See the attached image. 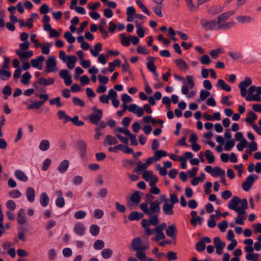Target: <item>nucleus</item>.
Instances as JSON below:
<instances>
[{"instance_id":"obj_50","label":"nucleus","mask_w":261,"mask_h":261,"mask_svg":"<svg viewBox=\"0 0 261 261\" xmlns=\"http://www.w3.org/2000/svg\"><path fill=\"white\" fill-rule=\"evenodd\" d=\"M57 115L59 119H64L65 123L70 121V117L69 116L66 115L65 112L63 111H59L57 113Z\"/></svg>"},{"instance_id":"obj_12","label":"nucleus","mask_w":261,"mask_h":261,"mask_svg":"<svg viewBox=\"0 0 261 261\" xmlns=\"http://www.w3.org/2000/svg\"><path fill=\"white\" fill-rule=\"evenodd\" d=\"M257 178V176L255 174H251L248 176L242 184L243 190L246 192L248 191L253 185L255 180Z\"/></svg>"},{"instance_id":"obj_51","label":"nucleus","mask_w":261,"mask_h":261,"mask_svg":"<svg viewBox=\"0 0 261 261\" xmlns=\"http://www.w3.org/2000/svg\"><path fill=\"white\" fill-rule=\"evenodd\" d=\"M113 251L111 249L107 248L103 249L101 252V255L105 259H108L111 257Z\"/></svg>"},{"instance_id":"obj_3","label":"nucleus","mask_w":261,"mask_h":261,"mask_svg":"<svg viewBox=\"0 0 261 261\" xmlns=\"http://www.w3.org/2000/svg\"><path fill=\"white\" fill-rule=\"evenodd\" d=\"M174 76L175 79L181 81L185 84V85L181 87V93L184 95H187L188 98H190L191 95L189 94V89H193L195 86L193 76L188 75L186 76V79L184 77L177 74H174Z\"/></svg>"},{"instance_id":"obj_8","label":"nucleus","mask_w":261,"mask_h":261,"mask_svg":"<svg viewBox=\"0 0 261 261\" xmlns=\"http://www.w3.org/2000/svg\"><path fill=\"white\" fill-rule=\"evenodd\" d=\"M149 206L148 207V215L151 214H159L161 212L160 202L158 200L148 201Z\"/></svg>"},{"instance_id":"obj_18","label":"nucleus","mask_w":261,"mask_h":261,"mask_svg":"<svg viewBox=\"0 0 261 261\" xmlns=\"http://www.w3.org/2000/svg\"><path fill=\"white\" fill-rule=\"evenodd\" d=\"M76 147L82 158H84L86 153V144L83 140H79L76 143Z\"/></svg>"},{"instance_id":"obj_14","label":"nucleus","mask_w":261,"mask_h":261,"mask_svg":"<svg viewBox=\"0 0 261 261\" xmlns=\"http://www.w3.org/2000/svg\"><path fill=\"white\" fill-rule=\"evenodd\" d=\"M214 243L216 249V253L219 255L222 254L223 249L225 246V243L221 241L219 237H215L214 239Z\"/></svg>"},{"instance_id":"obj_34","label":"nucleus","mask_w":261,"mask_h":261,"mask_svg":"<svg viewBox=\"0 0 261 261\" xmlns=\"http://www.w3.org/2000/svg\"><path fill=\"white\" fill-rule=\"evenodd\" d=\"M213 170V171L211 175L213 177H217L218 176L223 177L225 175V171L222 170L219 167L217 166L214 167Z\"/></svg>"},{"instance_id":"obj_9","label":"nucleus","mask_w":261,"mask_h":261,"mask_svg":"<svg viewBox=\"0 0 261 261\" xmlns=\"http://www.w3.org/2000/svg\"><path fill=\"white\" fill-rule=\"evenodd\" d=\"M166 224L164 222L161 223L160 225H158L155 228V237L153 239L156 241L164 239L165 236L163 232V230L166 228Z\"/></svg>"},{"instance_id":"obj_39","label":"nucleus","mask_w":261,"mask_h":261,"mask_svg":"<svg viewBox=\"0 0 261 261\" xmlns=\"http://www.w3.org/2000/svg\"><path fill=\"white\" fill-rule=\"evenodd\" d=\"M94 49L92 48L90 49L91 54L93 56L97 57L99 55V53L102 50V44L98 42L94 45Z\"/></svg>"},{"instance_id":"obj_15","label":"nucleus","mask_w":261,"mask_h":261,"mask_svg":"<svg viewBox=\"0 0 261 261\" xmlns=\"http://www.w3.org/2000/svg\"><path fill=\"white\" fill-rule=\"evenodd\" d=\"M148 70L152 72L156 81L160 80V76L156 71V66L154 65L153 58H150V60L148 61Z\"/></svg>"},{"instance_id":"obj_63","label":"nucleus","mask_w":261,"mask_h":261,"mask_svg":"<svg viewBox=\"0 0 261 261\" xmlns=\"http://www.w3.org/2000/svg\"><path fill=\"white\" fill-rule=\"evenodd\" d=\"M86 216V213L84 211H79L75 213L74 218L76 219H81L85 218Z\"/></svg>"},{"instance_id":"obj_54","label":"nucleus","mask_w":261,"mask_h":261,"mask_svg":"<svg viewBox=\"0 0 261 261\" xmlns=\"http://www.w3.org/2000/svg\"><path fill=\"white\" fill-rule=\"evenodd\" d=\"M259 254L256 253H248L246 256V258L250 261H257L258 259Z\"/></svg>"},{"instance_id":"obj_13","label":"nucleus","mask_w":261,"mask_h":261,"mask_svg":"<svg viewBox=\"0 0 261 261\" xmlns=\"http://www.w3.org/2000/svg\"><path fill=\"white\" fill-rule=\"evenodd\" d=\"M147 168V160L144 164H142L141 161H138L137 163V167L133 170V172L139 173L143 172L142 176L144 179L147 181V170L145 169Z\"/></svg>"},{"instance_id":"obj_59","label":"nucleus","mask_w":261,"mask_h":261,"mask_svg":"<svg viewBox=\"0 0 261 261\" xmlns=\"http://www.w3.org/2000/svg\"><path fill=\"white\" fill-rule=\"evenodd\" d=\"M229 55L232 59L235 60L242 59L243 57V55L238 51H229Z\"/></svg>"},{"instance_id":"obj_49","label":"nucleus","mask_w":261,"mask_h":261,"mask_svg":"<svg viewBox=\"0 0 261 261\" xmlns=\"http://www.w3.org/2000/svg\"><path fill=\"white\" fill-rule=\"evenodd\" d=\"M150 123L151 124H152L153 126H155V125L157 123L163 125L164 121L161 119L156 120L153 118L151 116H148V123Z\"/></svg>"},{"instance_id":"obj_46","label":"nucleus","mask_w":261,"mask_h":261,"mask_svg":"<svg viewBox=\"0 0 261 261\" xmlns=\"http://www.w3.org/2000/svg\"><path fill=\"white\" fill-rule=\"evenodd\" d=\"M31 75L29 72L27 71L24 73L21 79V82L23 85H28L29 83L30 80L31 78Z\"/></svg>"},{"instance_id":"obj_22","label":"nucleus","mask_w":261,"mask_h":261,"mask_svg":"<svg viewBox=\"0 0 261 261\" xmlns=\"http://www.w3.org/2000/svg\"><path fill=\"white\" fill-rule=\"evenodd\" d=\"M16 54L19 57L20 60L21 62H23L24 59H27L32 57L33 55V53L32 50H29L25 52H21L19 49H17L16 50Z\"/></svg>"},{"instance_id":"obj_16","label":"nucleus","mask_w":261,"mask_h":261,"mask_svg":"<svg viewBox=\"0 0 261 261\" xmlns=\"http://www.w3.org/2000/svg\"><path fill=\"white\" fill-rule=\"evenodd\" d=\"M59 75L64 80L65 84L67 86L70 85L72 84L71 77L69 74V71L67 70H61L59 72Z\"/></svg>"},{"instance_id":"obj_60","label":"nucleus","mask_w":261,"mask_h":261,"mask_svg":"<svg viewBox=\"0 0 261 261\" xmlns=\"http://www.w3.org/2000/svg\"><path fill=\"white\" fill-rule=\"evenodd\" d=\"M235 142L234 140H229L226 142L224 149L226 151H230L231 150L232 147L234 146Z\"/></svg>"},{"instance_id":"obj_28","label":"nucleus","mask_w":261,"mask_h":261,"mask_svg":"<svg viewBox=\"0 0 261 261\" xmlns=\"http://www.w3.org/2000/svg\"><path fill=\"white\" fill-rule=\"evenodd\" d=\"M216 86L218 89H222L227 92H229L231 90L230 86L226 84L225 81L222 79L218 80Z\"/></svg>"},{"instance_id":"obj_6","label":"nucleus","mask_w":261,"mask_h":261,"mask_svg":"<svg viewBox=\"0 0 261 261\" xmlns=\"http://www.w3.org/2000/svg\"><path fill=\"white\" fill-rule=\"evenodd\" d=\"M200 24L203 29L205 31H217V20H207L204 18L201 19Z\"/></svg>"},{"instance_id":"obj_33","label":"nucleus","mask_w":261,"mask_h":261,"mask_svg":"<svg viewBox=\"0 0 261 261\" xmlns=\"http://www.w3.org/2000/svg\"><path fill=\"white\" fill-rule=\"evenodd\" d=\"M74 231L77 234L83 236L85 232V227L83 224L78 223L75 225Z\"/></svg>"},{"instance_id":"obj_57","label":"nucleus","mask_w":261,"mask_h":261,"mask_svg":"<svg viewBox=\"0 0 261 261\" xmlns=\"http://www.w3.org/2000/svg\"><path fill=\"white\" fill-rule=\"evenodd\" d=\"M70 121H71L72 123L77 126H81L84 125V122L82 121H80L79 120V117L77 115L74 116L72 118H70Z\"/></svg>"},{"instance_id":"obj_10","label":"nucleus","mask_w":261,"mask_h":261,"mask_svg":"<svg viewBox=\"0 0 261 261\" xmlns=\"http://www.w3.org/2000/svg\"><path fill=\"white\" fill-rule=\"evenodd\" d=\"M46 67L48 68L45 72H56L58 68L57 67V63L55 57H49L45 61Z\"/></svg>"},{"instance_id":"obj_56","label":"nucleus","mask_w":261,"mask_h":261,"mask_svg":"<svg viewBox=\"0 0 261 261\" xmlns=\"http://www.w3.org/2000/svg\"><path fill=\"white\" fill-rule=\"evenodd\" d=\"M94 248L96 250H101L105 246V243L102 240H96L93 245Z\"/></svg>"},{"instance_id":"obj_64","label":"nucleus","mask_w":261,"mask_h":261,"mask_svg":"<svg viewBox=\"0 0 261 261\" xmlns=\"http://www.w3.org/2000/svg\"><path fill=\"white\" fill-rule=\"evenodd\" d=\"M202 222V218L200 216H197L195 218H192L190 220V223L193 225H196L197 224H201Z\"/></svg>"},{"instance_id":"obj_25","label":"nucleus","mask_w":261,"mask_h":261,"mask_svg":"<svg viewBox=\"0 0 261 261\" xmlns=\"http://www.w3.org/2000/svg\"><path fill=\"white\" fill-rule=\"evenodd\" d=\"M144 215L143 213L133 211L129 214L128 219L129 221H139L142 219Z\"/></svg>"},{"instance_id":"obj_23","label":"nucleus","mask_w":261,"mask_h":261,"mask_svg":"<svg viewBox=\"0 0 261 261\" xmlns=\"http://www.w3.org/2000/svg\"><path fill=\"white\" fill-rule=\"evenodd\" d=\"M177 232V229L174 224H172L168 226V227L166 230V235L171 238L172 239H175L176 236L175 234Z\"/></svg>"},{"instance_id":"obj_41","label":"nucleus","mask_w":261,"mask_h":261,"mask_svg":"<svg viewBox=\"0 0 261 261\" xmlns=\"http://www.w3.org/2000/svg\"><path fill=\"white\" fill-rule=\"evenodd\" d=\"M11 76L10 71L6 70L4 69H0V78L2 80L6 81Z\"/></svg>"},{"instance_id":"obj_62","label":"nucleus","mask_w":261,"mask_h":261,"mask_svg":"<svg viewBox=\"0 0 261 261\" xmlns=\"http://www.w3.org/2000/svg\"><path fill=\"white\" fill-rule=\"evenodd\" d=\"M49 102L50 105H56L58 107H61L62 106L60 97H57L55 98L49 100Z\"/></svg>"},{"instance_id":"obj_5","label":"nucleus","mask_w":261,"mask_h":261,"mask_svg":"<svg viewBox=\"0 0 261 261\" xmlns=\"http://www.w3.org/2000/svg\"><path fill=\"white\" fill-rule=\"evenodd\" d=\"M143 193L139 191H136L127 200L126 204L130 210H133L135 206H138L141 200V196Z\"/></svg>"},{"instance_id":"obj_27","label":"nucleus","mask_w":261,"mask_h":261,"mask_svg":"<svg viewBox=\"0 0 261 261\" xmlns=\"http://www.w3.org/2000/svg\"><path fill=\"white\" fill-rule=\"evenodd\" d=\"M149 193H148V201L154 198L152 195H158L160 193V189L155 186L150 187Z\"/></svg>"},{"instance_id":"obj_52","label":"nucleus","mask_w":261,"mask_h":261,"mask_svg":"<svg viewBox=\"0 0 261 261\" xmlns=\"http://www.w3.org/2000/svg\"><path fill=\"white\" fill-rule=\"evenodd\" d=\"M163 5H157L156 6L152 7V10L154 13L159 17H162L163 14L162 13V8Z\"/></svg>"},{"instance_id":"obj_17","label":"nucleus","mask_w":261,"mask_h":261,"mask_svg":"<svg viewBox=\"0 0 261 261\" xmlns=\"http://www.w3.org/2000/svg\"><path fill=\"white\" fill-rule=\"evenodd\" d=\"M237 21L241 23H251L254 22V19L249 15H239L236 17Z\"/></svg>"},{"instance_id":"obj_19","label":"nucleus","mask_w":261,"mask_h":261,"mask_svg":"<svg viewBox=\"0 0 261 261\" xmlns=\"http://www.w3.org/2000/svg\"><path fill=\"white\" fill-rule=\"evenodd\" d=\"M102 111H98V113H93L89 115L90 122L95 125H97L98 122L102 117Z\"/></svg>"},{"instance_id":"obj_30","label":"nucleus","mask_w":261,"mask_h":261,"mask_svg":"<svg viewBox=\"0 0 261 261\" xmlns=\"http://www.w3.org/2000/svg\"><path fill=\"white\" fill-rule=\"evenodd\" d=\"M17 222L20 224H24L26 221L25 213L24 210L21 208L17 214Z\"/></svg>"},{"instance_id":"obj_21","label":"nucleus","mask_w":261,"mask_h":261,"mask_svg":"<svg viewBox=\"0 0 261 261\" xmlns=\"http://www.w3.org/2000/svg\"><path fill=\"white\" fill-rule=\"evenodd\" d=\"M159 214H151L148 215V226L153 225L156 226L159 223V220L158 216Z\"/></svg>"},{"instance_id":"obj_42","label":"nucleus","mask_w":261,"mask_h":261,"mask_svg":"<svg viewBox=\"0 0 261 261\" xmlns=\"http://www.w3.org/2000/svg\"><path fill=\"white\" fill-rule=\"evenodd\" d=\"M168 153L166 151L162 150H156L154 152V156L156 160L159 161L163 156H166Z\"/></svg>"},{"instance_id":"obj_11","label":"nucleus","mask_w":261,"mask_h":261,"mask_svg":"<svg viewBox=\"0 0 261 261\" xmlns=\"http://www.w3.org/2000/svg\"><path fill=\"white\" fill-rule=\"evenodd\" d=\"M132 247L133 250L136 251H144L147 249V246L142 244L140 237H137L132 241Z\"/></svg>"},{"instance_id":"obj_38","label":"nucleus","mask_w":261,"mask_h":261,"mask_svg":"<svg viewBox=\"0 0 261 261\" xmlns=\"http://www.w3.org/2000/svg\"><path fill=\"white\" fill-rule=\"evenodd\" d=\"M15 176L17 179L23 182H26L28 180V176L24 174L23 172L19 170L15 171Z\"/></svg>"},{"instance_id":"obj_20","label":"nucleus","mask_w":261,"mask_h":261,"mask_svg":"<svg viewBox=\"0 0 261 261\" xmlns=\"http://www.w3.org/2000/svg\"><path fill=\"white\" fill-rule=\"evenodd\" d=\"M44 57L40 55L38 56L36 59H32L31 63L33 67L37 68L38 69H42V67L40 64H41L44 61Z\"/></svg>"},{"instance_id":"obj_61","label":"nucleus","mask_w":261,"mask_h":261,"mask_svg":"<svg viewBox=\"0 0 261 261\" xmlns=\"http://www.w3.org/2000/svg\"><path fill=\"white\" fill-rule=\"evenodd\" d=\"M216 218V216L214 214H212L210 215V219L207 222V226L210 228H213L216 225V222L215 220V219Z\"/></svg>"},{"instance_id":"obj_24","label":"nucleus","mask_w":261,"mask_h":261,"mask_svg":"<svg viewBox=\"0 0 261 261\" xmlns=\"http://www.w3.org/2000/svg\"><path fill=\"white\" fill-rule=\"evenodd\" d=\"M173 207L174 205L168 202H165L163 205V211L164 213L167 215H172L173 214Z\"/></svg>"},{"instance_id":"obj_4","label":"nucleus","mask_w":261,"mask_h":261,"mask_svg":"<svg viewBox=\"0 0 261 261\" xmlns=\"http://www.w3.org/2000/svg\"><path fill=\"white\" fill-rule=\"evenodd\" d=\"M227 19L222 14L218 16L217 20V31L228 30L236 25V22L234 21L227 22Z\"/></svg>"},{"instance_id":"obj_32","label":"nucleus","mask_w":261,"mask_h":261,"mask_svg":"<svg viewBox=\"0 0 261 261\" xmlns=\"http://www.w3.org/2000/svg\"><path fill=\"white\" fill-rule=\"evenodd\" d=\"M148 180H149V186L152 187V186H155V184L158 181V178L156 175L153 174L152 171L148 170Z\"/></svg>"},{"instance_id":"obj_26","label":"nucleus","mask_w":261,"mask_h":261,"mask_svg":"<svg viewBox=\"0 0 261 261\" xmlns=\"http://www.w3.org/2000/svg\"><path fill=\"white\" fill-rule=\"evenodd\" d=\"M176 65L181 71H187L188 69V65L186 62L181 59H178L174 61Z\"/></svg>"},{"instance_id":"obj_44","label":"nucleus","mask_w":261,"mask_h":261,"mask_svg":"<svg viewBox=\"0 0 261 261\" xmlns=\"http://www.w3.org/2000/svg\"><path fill=\"white\" fill-rule=\"evenodd\" d=\"M50 143L47 140H43L41 141L39 145V149L42 151H46L49 148Z\"/></svg>"},{"instance_id":"obj_47","label":"nucleus","mask_w":261,"mask_h":261,"mask_svg":"<svg viewBox=\"0 0 261 261\" xmlns=\"http://www.w3.org/2000/svg\"><path fill=\"white\" fill-rule=\"evenodd\" d=\"M222 11H223V9L221 7L216 6V7L211 8L208 10V14H210L211 15H214L219 14Z\"/></svg>"},{"instance_id":"obj_48","label":"nucleus","mask_w":261,"mask_h":261,"mask_svg":"<svg viewBox=\"0 0 261 261\" xmlns=\"http://www.w3.org/2000/svg\"><path fill=\"white\" fill-rule=\"evenodd\" d=\"M205 156L207 160L208 163L212 164L215 161V158L210 150H206L204 153Z\"/></svg>"},{"instance_id":"obj_45","label":"nucleus","mask_w":261,"mask_h":261,"mask_svg":"<svg viewBox=\"0 0 261 261\" xmlns=\"http://www.w3.org/2000/svg\"><path fill=\"white\" fill-rule=\"evenodd\" d=\"M121 44L124 46H128L130 45V39L124 34L119 35Z\"/></svg>"},{"instance_id":"obj_35","label":"nucleus","mask_w":261,"mask_h":261,"mask_svg":"<svg viewBox=\"0 0 261 261\" xmlns=\"http://www.w3.org/2000/svg\"><path fill=\"white\" fill-rule=\"evenodd\" d=\"M257 118V115L254 112L250 111L247 113V116L245 118V121L252 125L254 124V121Z\"/></svg>"},{"instance_id":"obj_37","label":"nucleus","mask_w":261,"mask_h":261,"mask_svg":"<svg viewBox=\"0 0 261 261\" xmlns=\"http://www.w3.org/2000/svg\"><path fill=\"white\" fill-rule=\"evenodd\" d=\"M69 165V162L68 160H65L63 161L59 166L58 171L61 173H64L68 169Z\"/></svg>"},{"instance_id":"obj_58","label":"nucleus","mask_w":261,"mask_h":261,"mask_svg":"<svg viewBox=\"0 0 261 261\" xmlns=\"http://www.w3.org/2000/svg\"><path fill=\"white\" fill-rule=\"evenodd\" d=\"M90 231L93 236H96L99 233V227L97 225L92 224L90 226Z\"/></svg>"},{"instance_id":"obj_2","label":"nucleus","mask_w":261,"mask_h":261,"mask_svg":"<svg viewBox=\"0 0 261 261\" xmlns=\"http://www.w3.org/2000/svg\"><path fill=\"white\" fill-rule=\"evenodd\" d=\"M247 200L245 198L241 200L239 197L234 196L229 201L228 204V208L238 213V216L235 219V222L237 224H244L245 210L247 208Z\"/></svg>"},{"instance_id":"obj_55","label":"nucleus","mask_w":261,"mask_h":261,"mask_svg":"<svg viewBox=\"0 0 261 261\" xmlns=\"http://www.w3.org/2000/svg\"><path fill=\"white\" fill-rule=\"evenodd\" d=\"M64 37L67 39V41L70 44H72L75 42V37H73L69 32L65 33L64 34Z\"/></svg>"},{"instance_id":"obj_7","label":"nucleus","mask_w":261,"mask_h":261,"mask_svg":"<svg viewBox=\"0 0 261 261\" xmlns=\"http://www.w3.org/2000/svg\"><path fill=\"white\" fill-rule=\"evenodd\" d=\"M38 96L41 99L39 101L34 102L33 103L29 105L28 106V109H38L41 106H42L44 102L47 101L49 98V95L47 94H40L38 95Z\"/></svg>"},{"instance_id":"obj_53","label":"nucleus","mask_w":261,"mask_h":261,"mask_svg":"<svg viewBox=\"0 0 261 261\" xmlns=\"http://www.w3.org/2000/svg\"><path fill=\"white\" fill-rule=\"evenodd\" d=\"M210 95V92L206 91V90H203V89H202L200 90V95H199V98L200 99L198 100V101H199L200 100H202V101H204L205 100L206 98L209 96Z\"/></svg>"},{"instance_id":"obj_43","label":"nucleus","mask_w":261,"mask_h":261,"mask_svg":"<svg viewBox=\"0 0 261 261\" xmlns=\"http://www.w3.org/2000/svg\"><path fill=\"white\" fill-rule=\"evenodd\" d=\"M39 82L40 83V85H43L44 86L50 85L54 83L55 79L50 78L48 80H46L45 77H42L39 78Z\"/></svg>"},{"instance_id":"obj_29","label":"nucleus","mask_w":261,"mask_h":261,"mask_svg":"<svg viewBox=\"0 0 261 261\" xmlns=\"http://www.w3.org/2000/svg\"><path fill=\"white\" fill-rule=\"evenodd\" d=\"M116 138L117 137H113L110 135H107L104 140L103 145L106 146L107 144L109 145L117 144L118 143V141Z\"/></svg>"},{"instance_id":"obj_31","label":"nucleus","mask_w":261,"mask_h":261,"mask_svg":"<svg viewBox=\"0 0 261 261\" xmlns=\"http://www.w3.org/2000/svg\"><path fill=\"white\" fill-rule=\"evenodd\" d=\"M26 196L28 201L33 202L35 200V191L32 187H29L26 191Z\"/></svg>"},{"instance_id":"obj_36","label":"nucleus","mask_w":261,"mask_h":261,"mask_svg":"<svg viewBox=\"0 0 261 261\" xmlns=\"http://www.w3.org/2000/svg\"><path fill=\"white\" fill-rule=\"evenodd\" d=\"M68 62L67 65L69 69H73L75 66V63L77 61V58L76 56L74 55L70 56L68 57Z\"/></svg>"},{"instance_id":"obj_1","label":"nucleus","mask_w":261,"mask_h":261,"mask_svg":"<svg viewBox=\"0 0 261 261\" xmlns=\"http://www.w3.org/2000/svg\"><path fill=\"white\" fill-rule=\"evenodd\" d=\"M252 84V81L250 77H246L245 80L239 85L241 95L245 97L248 101H260L261 100V87L251 86L247 91V88Z\"/></svg>"},{"instance_id":"obj_40","label":"nucleus","mask_w":261,"mask_h":261,"mask_svg":"<svg viewBox=\"0 0 261 261\" xmlns=\"http://www.w3.org/2000/svg\"><path fill=\"white\" fill-rule=\"evenodd\" d=\"M40 201L41 205L46 207L49 203V198L46 193H42L40 195Z\"/></svg>"}]
</instances>
